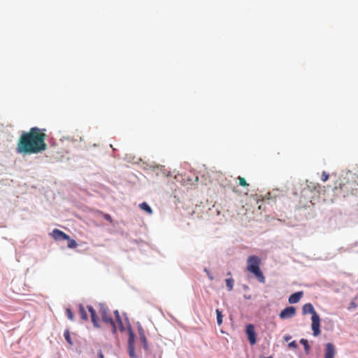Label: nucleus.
<instances>
[{"instance_id": "nucleus-3", "label": "nucleus", "mask_w": 358, "mask_h": 358, "mask_svg": "<svg viewBox=\"0 0 358 358\" xmlns=\"http://www.w3.org/2000/svg\"><path fill=\"white\" fill-rule=\"evenodd\" d=\"M334 192L336 195H340L343 197L348 196L350 194H357V189L355 188V182L348 180L345 182H341L339 186H335Z\"/></svg>"}, {"instance_id": "nucleus-32", "label": "nucleus", "mask_w": 358, "mask_h": 358, "mask_svg": "<svg viewBox=\"0 0 358 358\" xmlns=\"http://www.w3.org/2000/svg\"><path fill=\"white\" fill-rule=\"evenodd\" d=\"M351 306H352V307H356V304H355V303H354V302L351 303Z\"/></svg>"}, {"instance_id": "nucleus-28", "label": "nucleus", "mask_w": 358, "mask_h": 358, "mask_svg": "<svg viewBox=\"0 0 358 358\" xmlns=\"http://www.w3.org/2000/svg\"><path fill=\"white\" fill-rule=\"evenodd\" d=\"M204 271H205V272H206V273H207L208 277L209 278V279H210V280H213V275L210 273V272L208 269H206V268H205V270H204Z\"/></svg>"}, {"instance_id": "nucleus-18", "label": "nucleus", "mask_w": 358, "mask_h": 358, "mask_svg": "<svg viewBox=\"0 0 358 358\" xmlns=\"http://www.w3.org/2000/svg\"><path fill=\"white\" fill-rule=\"evenodd\" d=\"M300 343L303 345L306 352L308 354L310 351V345L308 341L305 338H301L300 340Z\"/></svg>"}, {"instance_id": "nucleus-31", "label": "nucleus", "mask_w": 358, "mask_h": 358, "mask_svg": "<svg viewBox=\"0 0 358 358\" xmlns=\"http://www.w3.org/2000/svg\"><path fill=\"white\" fill-rule=\"evenodd\" d=\"M290 338L291 337L289 336H285V340L287 341L288 340L290 339Z\"/></svg>"}, {"instance_id": "nucleus-1", "label": "nucleus", "mask_w": 358, "mask_h": 358, "mask_svg": "<svg viewBox=\"0 0 358 358\" xmlns=\"http://www.w3.org/2000/svg\"><path fill=\"white\" fill-rule=\"evenodd\" d=\"M45 129L34 127L23 131L18 138L16 152L21 155L38 154L47 149Z\"/></svg>"}, {"instance_id": "nucleus-24", "label": "nucleus", "mask_w": 358, "mask_h": 358, "mask_svg": "<svg viewBox=\"0 0 358 358\" xmlns=\"http://www.w3.org/2000/svg\"><path fill=\"white\" fill-rule=\"evenodd\" d=\"M115 320H116V322L118 324L119 329L123 330L124 329V325L122 324L121 317L120 316L119 317H115Z\"/></svg>"}, {"instance_id": "nucleus-21", "label": "nucleus", "mask_w": 358, "mask_h": 358, "mask_svg": "<svg viewBox=\"0 0 358 358\" xmlns=\"http://www.w3.org/2000/svg\"><path fill=\"white\" fill-rule=\"evenodd\" d=\"M217 314V322L218 325H221L222 323V312L219 309H216Z\"/></svg>"}, {"instance_id": "nucleus-29", "label": "nucleus", "mask_w": 358, "mask_h": 358, "mask_svg": "<svg viewBox=\"0 0 358 358\" xmlns=\"http://www.w3.org/2000/svg\"><path fill=\"white\" fill-rule=\"evenodd\" d=\"M98 357L99 358H104V355L101 350H99L98 352Z\"/></svg>"}, {"instance_id": "nucleus-30", "label": "nucleus", "mask_w": 358, "mask_h": 358, "mask_svg": "<svg viewBox=\"0 0 358 358\" xmlns=\"http://www.w3.org/2000/svg\"><path fill=\"white\" fill-rule=\"evenodd\" d=\"M114 314H115V317H119L120 316L118 310H115Z\"/></svg>"}, {"instance_id": "nucleus-23", "label": "nucleus", "mask_w": 358, "mask_h": 358, "mask_svg": "<svg viewBox=\"0 0 358 358\" xmlns=\"http://www.w3.org/2000/svg\"><path fill=\"white\" fill-rule=\"evenodd\" d=\"M100 213L102 215L103 217L106 220L108 221L110 223H113L112 217L109 214L104 213H102V212H101Z\"/></svg>"}, {"instance_id": "nucleus-9", "label": "nucleus", "mask_w": 358, "mask_h": 358, "mask_svg": "<svg viewBox=\"0 0 358 358\" xmlns=\"http://www.w3.org/2000/svg\"><path fill=\"white\" fill-rule=\"evenodd\" d=\"M50 236L56 241L69 239V235L57 229H53L50 234Z\"/></svg>"}, {"instance_id": "nucleus-33", "label": "nucleus", "mask_w": 358, "mask_h": 358, "mask_svg": "<svg viewBox=\"0 0 358 358\" xmlns=\"http://www.w3.org/2000/svg\"><path fill=\"white\" fill-rule=\"evenodd\" d=\"M227 275H231V272H229V273H227Z\"/></svg>"}, {"instance_id": "nucleus-26", "label": "nucleus", "mask_w": 358, "mask_h": 358, "mask_svg": "<svg viewBox=\"0 0 358 358\" xmlns=\"http://www.w3.org/2000/svg\"><path fill=\"white\" fill-rule=\"evenodd\" d=\"M66 315H67L68 318H69L70 320H73V313L71 312V309L67 308V309L66 310Z\"/></svg>"}, {"instance_id": "nucleus-27", "label": "nucleus", "mask_w": 358, "mask_h": 358, "mask_svg": "<svg viewBox=\"0 0 358 358\" xmlns=\"http://www.w3.org/2000/svg\"><path fill=\"white\" fill-rule=\"evenodd\" d=\"M288 346H289V348H290L296 349V348H297L298 345H297V343H296V342L295 341H293L290 342V343L288 344Z\"/></svg>"}, {"instance_id": "nucleus-8", "label": "nucleus", "mask_w": 358, "mask_h": 358, "mask_svg": "<svg viewBox=\"0 0 358 358\" xmlns=\"http://www.w3.org/2000/svg\"><path fill=\"white\" fill-rule=\"evenodd\" d=\"M246 334L248 335V338L250 343L252 345H255L257 342L256 339V333L255 331V327L252 324H248L246 327Z\"/></svg>"}, {"instance_id": "nucleus-10", "label": "nucleus", "mask_w": 358, "mask_h": 358, "mask_svg": "<svg viewBox=\"0 0 358 358\" xmlns=\"http://www.w3.org/2000/svg\"><path fill=\"white\" fill-rule=\"evenodd\" d=\"M335 354V346L331 343H327L325 346L324 358H334Z\"/></svg>"}, {"instance_id": "nucleus-6", "label": "nucleus", "mask_w": 358, "mask_h": 358, "mask_svg": "<svg viewBox=\"0 0 358 358\" xmlns=\"http://www.w3.org/2000/svg\"><path fill=\"white\" fill-rule=\"evenodd\" d=\"M296 315V308L294 306H288L283 309L279 316L282 320L293 317Z\"/></svg>"}, {"instance_id": "nucleus-13", "label": "nucleus", "mask_w": 358, "mask_h": 358, "mask_svg": "<svg viewBox=\"0 0 358 358\" xmlns=\"http://www.w3.org/2000/svg\"><path fill=\"white\" fill-rule=\"evenodd\" d=\"M303 295V292H295L289 296L288 301L289 303H296L300 301Z\"/></svg>"}, {"instance_id": "nucleus-16", "label": "nucleus", "mask_w": 358, "mask_h": 358, "mask_svg": "<svg viewBox=\"0 0 358 358\" xmlns=\"http://www.w3.org/2000/svg\"><path fill=\"white\" fill-rule=\"evenodd\" d=\"M225 282H226V286L227 287V289L229 291H231L234 287V280L231 277V278H227Z\"/></svg>"}, {"instance_id": "nucleus-7", "label": "nucleus", "mask_w": 358, "mask_h": 358, "mask_svg": "<svg viewBox=\"0 0 358 358\" xmlns=\"http://www.w3.org/2000/svg\"><path fill=\"white\" fill-rule=\"evenodd\" d=\"M134 341V334L131 331L128 339V352L131 358H136Z\"/></svg>"}, {"instance_id": "nucleus-14", "label": "nucleus", "mask_w": 358, "mask_h": 358, "mask_svg": "<svg viewBox=\"0 0 358 358\" xmlns=\"http://www.w3.org/2000/svg\"><path fill=\"white\" fill-rule=\"evenodd\" d=\"M79 314L83 320L87 321L88 320L87 313L82 304L79 305Z\"/></svg>"}, {"instance_id": "nucleus-25", "label": "nucleus", "mask_w": 358, "mask_h": 358, "mask_svg": "<svg viewBox=\"0 0 358 358\" xmlns=\"http://www.w3.org/2000/svg\"><path fill=\"white\" fill-rule=\"evenodd\" d=\"M329 175L327 172L323 171L322 173L321 180L322 182H326L329 179Z\"/></svg>"}, {"instance_id": "nucleus-12", "label": "nucleus", "mask_w": 358, "mask_h": 358, "mask_svg": "<svg viewBox=\"0 0 358 358\" xmlns=\"http://www.w3.org/2000/svg\"><path fill=\"white\" fill-rule=\"evenodd\" d=\"M302 313L303 315L311 314L312 315H318L313 306L310 303H308L303 305L302 308Z\"/></svg>"}, {"instance_id": "nucleus-22", "label": "nucleus", "mask_w": 358, "mask_h": 358, "mask_svg": "<svg viewBox=\"0 0 358 358\" xmlns=\"http://www.w3.org/2000/svg\"><path fill=\"white\" fill-rule=\"evenodd\" d=\"M67 240L69 241L68 247L69 248H75L77 247L78 244L75 240L71 239L70 238H69V239H67Z\"/></svg>"}, {"instance_id": "nucleus-15", "label": "nucleus", "mask_w": 358, "mask_h": 358, "mask_svg": "<svg viewBox=\"0 0 358 358\" xmlns=\"http://www.w3.org/2000/svg\"><path fill=\"white\" fill-rule=\"evenodd\" d=\"M139 208L141 210L145 211L149 215H151L152 213V210L151 207L146 202H143V203H140Z\"/></svg>"}, {"instance_id": "nucleus-11", "label": "nucleus", "mask_w": 358, "mask_h": 358, "mask_svg": "<svg viewBox=\"0 0 358 358\" xmlns=\"http://www.w3.org/2000/svg\"><path fill=\"white\" fill-rule=\"evenodd\" d=\"M87 309H88L89 312L90 313L91 320H92V322L93 323L94 327L96 328H100V324L99 323V317L96 315L95 310L91 306H88Z\"/></svg>"}, {"instance_id": "nucleus-2", "label": "nucleus", "mask_w": 358, "mask_h": 358, "mask_svg": "<svg viewBox=\"0 0 358 358\" xmlns=\"http://www.w3.org/2000/svg\"><path fill=\"white\" fill-rule=\"evenodd\" d=\"M262 263L261 258L256 255L249 256L247 259L246 270L252 273L257 280L261 283H265V276L260 268Z\"/></svg>"}, {"instance_id": "nucleus-4", "label": "nucleus", "mask_w": 358, "mask_h": 358, "mask_svg": "<svg viewBox=\"0 0 358 358\" xmlns=\"http://www.w3.org/2000/svg\"><path fill=\"white\" fill-rule=\"evenodd\" d=\"M99 313L101 317L102 321L111 327L113 333H116L117 328L115 321L109 313L108 308L103 305H100Z\"/></svg>"}, {"instance_id": "nucleus-20", "label": "nucleus", "mask_w": 358, "mask_h": 358, "mask_svg": "<svg viewBox=\"0 0 358 358\" xmlns=\"http://www.w3.org/2000/svg\"><path fill=\"white\" fill-rule=\"evenodd\" d=\"M237 180H238V184L240 186L243 187H248L249 186V184L246 182L244 178L238 176L237 178Z\"/></svg>"}, {"instance_id": "nucleus-17", "label": "nucleus", "mask_w": 358, "mask_h": 358, "mask_svg": "<svg viewBox=\"0 0 358 358\" xmlns=\"http://www.w3.org/2000/svg\"><path fill=\"white\" fill-rule=\"evenodd\" d=\"M64 336L66 341L68 342V343L71 345H73V341L71 340L70 331L69 329L65 330Z\"/></svg>"}, {"instance_id": "nucleus-5", "label": "nucleus", "mask_w": 358, "mask_h": 358, "mask_svg": "<svg viewBox=\"0 0 358 358\" xmlns=\"http://www.w3.org/2000/svg\"><path fill=\"white\" fill-rule=\"evenodd\" d=\"M312 324L311 328L313 332L314 336H317L320 334V317L319 315H312L311 317Z\"/></svg>"}, {"instance_id": "nucleus-19", "label": "nucleus", "mask_w": 358, "mask_h": 358, "mask_svg": "<svg viewBox=\"0 0 358 358\" xmlns=\"http://www.w3.org/2000/svg\"><path fill=\"white\" fill-rule=\"evenodd\" d=\"M140 339H141V341L142 342V343L143 344L144 348L148 349L147 339H146V337H145L143 331L140 333Z\"/></svg>"}]
</instances>
